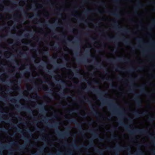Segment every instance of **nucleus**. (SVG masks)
Segmentation results:
<instances>
[{"label":"nucleus","mask_w":155,"mask_h":155,"mask_svg":"<svg viewBox=\"0 0 155 155\" xmlns=\"http://www.w3.org/2000/svg\"><path fill=\"white\" fill-rule=\"evenodd\" d=\"M135 39L138 41L141 42H143V40L141 38H135Z\"/></svg>","instance_id":"nucleus-32"},{"label":"nucleus","mask_w":155,"mask_h":155,"mask_svg":"<svg viewBox=\"0 0 155 155\" xmlns=\"http://www.w3.org/2000/svg\"><path fill=\"white\" fill-rule=\"evenodd\" d=\"M89 131L90 133L92 134V135L94 136V138H97L98 137V140L99 141L103 142L104 140L105 139L104 138H102L100 137H98V134L96 132L95 130L90 129L89 130Z\"/></svg>","instance_id":"nucleus-6"},{"label":"nucleus","mask_w":155,"mask_h":155,"mask_svg":"<svg viewBox=\"0 0 155 155\" xmlns=\"http://www.w3.org/2000/svg\"><path fill=\"white\" fill-rule=\"evenodd\" d=\"M148 35H151V34H148Z\"/></svg>","instance_id":"nucleus-63"},{"label":"nucleus","mask_w":155,"mask_h":155,"mask_svg":"<svg viewBox=\"0 0 155 155\" xmlns=\"http://www.w3.org/2000/svg\"><path fill=\"white\" fill-rule=\"evenodd\" d=\"M132 86L133 87H134V85H132Z\"/></svg>","instance_id":"nucleus-64"},{"label":"nucleus","mask_w":155,"mask_h":155,"mask_svg":"<svg viewBox=\"0 0 155 155\" xmlns=\"http://www.w3.org/2000/svg\"><path fill=\"white\" fill-rule=\"evenodd\" d=\"M91 108L92 110L93 111L91 113V114H93L96 117L100 116V117H101V116H99V113L97 112V110L95 109L93 105H91Z\"/></svg>","instance_id":"nucleus-12"},{"label":"nucleus","mask_w":155,"mask_h":155,"mask_svg":"<svg viewBox=\"0 0 155 155\" xmlns=\"http://www.w3.org/2000/svg\"><path fill=\"white\" fill-rule=\"evenodd\" d=\"M140 95L139 94H136L135 96L136 97L134 98V101L136 103L138 107H140L141 106L142 101L141 100L138 98L137 97Z\"/></svg>","instance_id":"nucleus-8"},{"label":"nucleus","mask_w":155,"mask_h":155,"mask_svg":"<svg viewBox=\"0 0 155 155\" xmlns=\"http://www.w3.org/2000/svg\"><path fill=\"white\" fill-rule=\"evenodd\" d=\"M129 91L130 92H132V91H132V90H131V89H130V90H129Z\"/></svg>","instance_id":"nucleus-55"},{"label":"nucleus","mask_w":155,"mask_h":155,"mask_svg":"<svg viewBox=\"0 0 155 155\" xmlns=\"http://www.w3.org/2000/svg\"><path fill=\"white\" fill-rule=\"evenodd\" d=\"M113 25L114 26V28H116V29L118 30H120L121 31L124 33H128L130 32V31L128 28H127L124 29L123 30H121L120 29L122 28L119 27L118 22L117 21H114Z\"/></svg>","instance_id":"nucleus-4"},{"label":"nucleus","mask_w":155,"mask_h":155,"mask_svg":"<svg viewBox=\"0 0 155 155\" xmlns=\"http://www.w3.org/2000/svg\"><path fill=\"white\" fill-rule=\"evenodd\" d=\"M77 61L78 63H81V61L80 60H78Z\"/></svg>","instance_id":"nucleus-50"},{"label":"nucleus","mask_w":155,"mask_h":155,"mask_svg":"<svg viewBox=\"0 0 155 155\" xmlns=\"http://www.w3.org/2000/svg\"><path fill=\"white\" fill-rule=\"evenodd\" d=\"M94 84H99L98 82L96 81H94Z\"/></svg>","instance_id":"nucleus-44"},{"label":"nucleus","mask_w":155,"mask_h":155,"mask_svg":"<svg viewBox=\"0 0 155 155\" xmlns=\"http://www.w3.org/2000/svg\"><path fill=\"white\" fill-rule=\"evenodd\" d=\"M152 21V23L149 26L148 28V29L150 31L151 30L152 28L155 26V20L153 19Z\"/></svg>","instance_id":"nucleus-19"},{"label":"nucleus","mask_w":155,"mask_h":155,"mask_svg":"<svg viewBox=\"0 0 155 155\" xmlns=\"http://www.w3.org/2000/svg\"><path fill=\"white\" fill-rule=\"evenodd\" d=\"M93 140L92 139H91L90 140V143L88 146H85L84 145H83L81 146V147L84 148L86 149H88L90 148L91 147H95L94 145V144Z\"/></svg>","instance_id":"nucleus-11"},{"label":"nucleus","mask_w":155,"mask_h":155,"mask_svg":"<svg viewBox=\"0 0 155 155\" xmlns=\"http://www.w3.org/2000/svg\"><path fill=\"white\" fill-rule=\"evenodd\" d=\"M130 21L131 22H133L134 21L132 19H130Z\"/></svg>","instance_id":"nucleus-52"},{"label":"nucleus","mask_w":155,"mask_h":155,"mask_svg":"<svg viewBox=\"0 0 155 155\" xmlns=\"http://www.w3.org/2000/svg\"><path fill=\"white\" fill-rule=\"evenodd\" d=\"M106 149L108 151L113 150L115 151V155H119L118 153L121 151H123L125 150L127 151H130L131 150V148L130 147H124L121 146H119L118 147H115V148H111L110 147H107Z\"/></svg>","instance_id":"nucleus-1"},{"label":"nucleus","mask_w":155,"mask_h":155,"mask_svg":"<svg viewBox=\"0 0 155 155\" xmlns=\"http://www.w3.org/2000/svg\"><path fill=\"white\" fill-rule=\"evenodd\" d=\"M72 111L74 113H76V112H78V109H73L72 110Z\"/></svg>","instance_id":"nucleus-39"},{"label":"nucleus","mask_w":155,"mask_h":155,"mask_svg":"<svg viewBox=\"0 0 155 155\" xmlns=\"http://www.w3.org/2000/svg\"><path fill=\"white\" fill-rule=\"evenodd\" d=\"M122 41L124 42L126 45H130V42L129 41H127L125 39H122Z\"/></svg>","instance_id":"nucleus-27"},{"label":"nucleus","mask_w":155,"mask_h":155,"mask_svg":"<svg viewBox=\"0 0 155 155\" xmlns=\"http://www.w3.org/2000/svg\"><path fill=\"white\" fill-rule=\"evenodd\" d=\"M146 86V84H144L140 86H136V87L140 89L141 93L144 94L146 95L150 96L149 93L146 91L145 88Z\"/></svg>","instance_id":"nucleus-5"},{"label":"nucleus","mask_w":155,"mask_h":155,"mask_svg":"<svg viewBox=\"0 0 155 155\" xmlns=\"http://www.w3.org/2000/svg\"><path fill=\"white\" fill-rule=\"evenodd\" d=\"M78 8V6H77L75 7L73 10V12L75 13H78V10L77 8Z\"/></svg>","instance_id":"nucleus-29"},{"label":"nucleus","mask_w":155,"mask_h":155,"mask_svg":"<svg viewBox=\"0 0 155 155\" xmlns=\"http://www.w3.org/2000/svg\"><path fill=\"white\" fill-rule=\"evenodd\" d=\"M75 54L76 55H77V52H75Z\"/></svg>","instance_id":"nucleus-60"},{"label":"nucleus","mask_w":155,"mask_h":155,"mask_svg":"<svg viewBox=\"0 0 155 155\" xmlns=\"http://www.w3.org/2000/svg\"><path fill=\"white\" fill-rule=\"evenodd\" d=\"M120 69H121L123 70H126L125 72H130L135 71L136 70V69L133 68L128 70H126L125 69H122L120 67L118 66H117L115 68V70L117 71H118Z\"/></svg>","instance_id":"nucleus-13"},{"label":"nucleus","mask_w":155,"mask_h":155,"mask_svg":"<svg viewBox=\"0 0 155 155\" xmlns=\"http://www.w3.org/2000/svg\"><path fill=\"white\" fill-rule=\"evenodd\" d=\"M119 123L120 125H122L124 126L125 128L127 130L128 129V128H130V126L129 125L127 126L124 123H122L121 121H120L119 122Z\"/></svg>","instance_id":"nucleus-21"},{"label":"nucleus","mask_w":155,"mask_h":155,"mask_svg":"<svg viewBox=\"0 0 155 155\" xmlns=\"http://www.w3.org/2000/svg\"><path fill=\"white\" fill-rule=\"evenodd\" d=\"M114 39H115L114 37H109L108 38H106V39H107L110 41H114L115 40Z\"/></svg>","instance_id":"nucleus-28"},{"label":"nucleus","mask_w":155,"mask_h":155,"mask_svg":"<svg viewBox=\"0 0 155 155\" xmlns=\"http://www.w3.org/2000/svg\"><path fill=\"white\" fill-rule=\"evenodd\" d=\"M136 47L138 49H140L141 48V47L140 46H138Z\"/></svg>","instance_id":"nucleus-46"},{"label":"nucleus","mask_w":155,"mask_h":155,"mask_svg":"<svg viewBox=\"0 0 155 155\" xmlns=\"http://www.w3.org/2000/svg\"><path fill=\"white\" fill-rule=\"evenodd\" d=\"M111 87L113 89H118V90H120V89L119 87H118L117 86H115L114 85L112 84L110 85Z\"/></svg>","instance_id":"nucleus-26"},{"label":"nucleus","mask_w":155,"mask_h":155,"mask_svg":"<svg viewBox=\"0 0 155 155\" xmlns=\"http://www.w3.org/2000/svg\"><path fill=\"white\" fill-rule=\"evenodd\" d=\"M151 44L154 45H155V41H153L151 43Z\"/></svg>","instance_id":"nucleus-42"},{"label":"nucleus","mask_w":155,"mask_h":155,"mask_svg":"<svg viewBox=\"0 0 155 155\" xmlns=\"http://www.w3.org/2000/svg\"><path fill=\"white\" fill-rule=\"evenodd\" d=\"M136 48V47L135 46H134L132 48V49H134Z\"/></svg>","instance_id":"nucleus-53"},{"label":"nucleus","mask_w":155,"mask_h":155,"mask_svg":"<svg viewBox=\"0 0 155 155\" xmlns=\"http://www.w3.org/2000/svg\"><path fill=\"white\" fill-rule=\"evenodd\" d=\"M69 89L68 88V94L69 93ZM70 98V97L69 96V94H68V99ZM70 101H69V100H68V107H69V104H70ZM70 113V110L69 109V108H68V114H69V113ZM68 117H69V116L68 115ZM70 122V119H69V118H68V123H69V122Z\"/></svg>","instance_id":"nucleus-31"},{"label":"nucleus","mask_w":155,"mask_h":155,"mask_svg":"<svg viewBox=\"0 0 155 155\" xmlns=\"http://www.w3.org/2000/svg\"><path fill=\"white\" fill-rule=\"evenodd\" d=\"M109 101L111 103H112V105L115 106H116V104H113V100H109Z\"/></svg>","instance_id":"nucleus-36"},{"label":"nucleus","mask_w":155,"mask_h":155,"mask_svg":"<svg viewBox=\"0 0 155 155\" xmlns=\"http://www.w3.org/2000/svg\"><path fill=\"white\" fill-rule=\"evenodd\" d=\"M81 98L82 99H84V100L87 102L91 103V101L89 100L88 98H86L84 96H81Z\"/></svg>","instance_id":"nucleus-25"},{"label":"nucleus","mask_w":155,"mask_h":155,"mask_svg":"<svg viewBox=\"0 0 155 155\" xmlns=\"http://www.w3.org/2000/svg\"><path fill=\"white\" fill-rule=\"evenodd\" d=\"M151 4H152L153 5H155V2H152V3L151 2H149L148 3V4H149V5H150Z\"/></svg>","instance_id":"nucleus-40"},{"label":"nucleus","mask_w":155,"mask_h":155,"mask_svg":"<svg viewBox=\"0 0 155 155\" xmlns=\"http://www.w3.org/2000/svg\"><path fill=\"white\" fill-rule=\"evenodd\" d=\"M93 91L95 92L98 93V94H100L102 95L106 94H107L106 92L104 91H98L97 90H92Z\"/></svg>","instance_id":"nucleus-15"},{"label":"nucleus","mask_w":155,"mask_h":155,"mask_svg":"<svg viewBox=\"0 0 155 155\" xmlns=\"http://www.w3.org/2000/svg\"><path fill=\"white\" fill-rule=\"evenodd\" d=\"M93 11L95 12L100 14H101L102 13L101 12L99 9H97L95 10L94 11H92L90 9H87L85 11V12H84V13L85 15H87L88 13H91Z\"/></svg>","instance_id":"nucleus-10"},{"label":"nucleus","mask_w":155,"mask_h":155,"mask_svg":"<svg viewBox=\"0 0 155 155\" xmlns=\"http://www.w3.org/2000/svg\"><path fill=\"white\" fill-rule=\"evenodd\" d=\"M94 150L95 152L99 154L100 155H104V151L103 150H99L98 148H96Z\"/></svg>","instance_id":"nucleus-16"},{"label":"nucleus","mask_w":155,"mask_h":155,"mask_svg":"<svg viewBox=\"0 0 155 155\" xmlns=\"http://www.w3.org/2000/svg\"><path fill=\"white\" fill-rule=\"evenodd\" d=\"M145 5L142 4L140 1H138L137 2V5L135 7V11L134 12V14L136 15H139V14L136 10L142 8L144 7Z\"/></svg>","instance_id":"nucleus-7"},{"label":"nucleus","mask_w":155,"mask_h":155,"mask_svg":"<svg viewBox=\"0 0 155 155\" xmlns=\"http://www.w3.org/2000/svg\"><path fill=\"white\" fill-rule=\"evenodd\" d=\"M68 136L70 134V131L69 130L70 129V125L68 124ZM69 138V137H68V138ZM69 143V139L68 138V143ZM69 147V144H68V147Z\"/></svg>","instance_id":"nucleus-35"},{"label":"nucleus","mask_w":155,"mask_h":155,"mask_svg":"<svg viewBox=\"0 0 155 155\" xmlns=\"http://www.w3.org/2000/svg\"><path fill=\"white\" fill-rule=\"evenodd\" d=\"M69 54V51H68V55ZM68 71H69V70H70V69H69V68H70V67L69 65V62H70V58H69V55H68ZM69 74H68V79H69ZM69 81L68 80V84H69ZM69 87V84H68V87Z\"/></svg>","instance_id":"nucleus-30"},{"label":"nucleus","mask_w":155,"mask_h":155,"mask_svg":"<svg viewBox=\"0 0 155 155\" xmlns=\"http://www.w3.org/2000/svg\"><path fill=\"white\" fill-rule=\"evenodd\" d=\"M133 114L137 117H139L140 116H144L148 114L147 111H146L144 112H142L140 113L137 110L133 111Z\"/></svg>","instance_id":"nucleus-9"},{"label":"nucleus","mask_w":155,"mask_h":155,"mask_svg":"<svg viewBox=\"0 0 155 155\" xmlns=\"http://www.w3.org/2000/svg\"><path fill=\"white\" fill-rule=\"evenodd\" d=\"M134 78H130V81L131 82H132V81H134Z\"/></svg>","instance_id":"nucleus-43"},{"label":"nucleus","mask_w":155,"mask_h":155,"mask_svg":"<svg viewBox=\"0 0 155 155\" xmlns=\"http://www.w3.org/2000/svg\"><path fill=\"white\" fill-rule=\"evenodd\" d=\"M106 79L107 80V81H110L111 82H112L113 81V80H112V79H109L108 78H106Z\"/></svg>","instance_id":"nucleus-38"},{"label":"nucleus","mask_w":155,"mask_h":155,"mask_svg":"<svg viewBox=\"0 0 155 155\" xmlns=\"http://www.w3.org/2000/svg\"><path fill=\"white\" fill-rule=\"evenodd\" d=\"M75 71L76 73H78V70H76Z\"/></svg>","instance_id":"nucleus-57"},{"label":"nucleus","mask_w":155,"mask_h":155,"mask_svg":"<svg viewBox=\"0 0 155 155\" xmlns=\"http://www.w3.org/2000/svg\"><path fill=\"white\" fill-rule=\"evenodd\" d=\"M96 4L97 5L103 6H105V2L104 1H102L100 2H98L96 3Z\"/></svg>","instance_id":"nucleus-22"},{"label":"nucleus","mask_w":155,"mask_h":155,"mask_svg":"<svg viewBox=\"0 0 155 155\" xmlns=\"http://www.w3.org/2000/svg\"><path fill=\"white\" fill-rule=\"evenodd\" d=\"M71 121L73 123L75 124L76 125L77 127L79 130H81V131H79V133L80 134H83L84 133V130L83 129L82 125L81 124L78 123V121L77 119H73L71 120Z\"/></svg>","instance_id":"nucleus-3"},{"label":"nucleus","mask_w":155,"mask_h":155,"mask_svg":"<svg viewBox=\"0 0 155 155\" xmlns=\"http://www.w3.org/2000/svg\"><path fill=\"white\" fill-rule=\"evenodd\" d=\"M90 57L92 59L95 58V57L91 54H90Z\"/></svg>","instance_id":"nucleus-41"},{"label":"nucleus","mask_w":155,"mask_h":155,"mask_svg":"<svg viewBox=\"0 0 155 155\" xmlns=\"http://www.w3.org/2000/svg\"><path fill=\"white\" fill-rule=\"evenodd\" d=\"M153 117L152 116H150V117L149 118V120L150 122H152L153 120H155V117L154 118V119H153Z\"/></svg>","instance_id":"nucleus-33"},{"label":"nucleus","mask_w":155,"mask_h":155,"mask_svg":"<svg viewBox=\"0 0 155 155\" xmlns=\"http://www.w3.org/2000/svg\"><path fill=\"white\" fill-rule=\"evenodd\" d=\"M115 130L116 128L115 127H114L112 129L110 130V132L111 133H113Z\"/></svg>","instance_id":"nucleus-37"},{"label":"nucleus","mask_w":155,"mask_h":155,"mask_svg":"<svg viewBox=\"0 0 155 155\" xmlns=\"http://www.w3.org/2000/svg\"><path fill=\"white\" fill-rule=\"evenodd\" d=\"M73 147L74 150H79L81 148V147L78 146L76 144L73 145Z\"/></svg>","instance_id":"nucleus-23"},{"label":"nucleus","mask_w":155,"mask_h":155,"mask_svg":"<svg viewBox=\"0 0 155 155\" xmlns=\"http://www.w3.org/2000/svg\"><path fill=\"white\" fill-rule=\"evenodd\" d=\"M117 138V136L116 135H114L112 136V137L110 138V139H109L108 137H107L105 139V140L107 141L110 142V139L115 140Z\"/></svg>","instance_id":"nucleus-20"},{"label":"nucleus","mask_w":155,"mask_h":155,"mask_svg":"<svg viewBox=\"0 0 155 155\" xmlns=\"http://www.w3.org/2000/svg\"><path fill=\"white\" fill-rule=\"evenodd\" d=\"M106 13L110 15L114 16L117 18H119L120 17V15L117 13H116V12L110 11H107L106 12Z\"/></svg>","instance_id":"nucleus-14"},{"label":"nucleus","mask_w":155,"mask_h":155,"mask_svg":"<svg viewBox=\"0 0 155 155\" xmlns=\"http://www.w3.org/2000/svg\"><path fill=\"white\" fill-rule=\"evenodd\" d=\"M106 61L107 62L115 64L116 62L114 60L111 59L109 58L106 59Z\"/></svg>","instance_id":"nucleus-24"},{"label":"nucleus","mask_w":155,"mask_h":155,"mask_svg":"<svg viewBox=\"0 0 155 155\" xmlns=\"http://www.w3.org/2000/svg\"><path fill=\"white\" fill-rule=\"evenodd\" d=\"M73 16L77 18H78V16L77 15H73Z\"/></svg>","instance_id":"nucleus-47"},{"label":"nucleus","mask_w":155,"mask_h":155,"mask_svg":"<svg viewBox=\"0 0 155 155\" xmlns=\"http://www.w3.org/2000/svg\"><path fill=\"white\" fill-rule=\"evenodd\" d=\"M115 12H117L118 11V10L117 9H116L115 10Z\"/></svg>","instance_id":"nucleus-61"},{"label":"nucleus","mask_w":155,"mask_h":155,"mask_svg":"<svg viewBox=\"0 0 155 155\" xmlns=\"http://www.w3.org/2000/svg\"><path fill=\"white\" fill-rule=\"evenodd\" d=\"M118 79L120 80L121 79V78L120 77H118Z\"/></svg>","instance_id":"nucleus-56"},{"label":"nucleus","mask_w":155,"mask_h":155,"mask_svg":"<svg viewBox=\"0 0 155 155\" xmlns=\"http://www.w3.org/2000/svg\"><path fill=\"white\" fill-rule=\"evenodd\" d=\"M129 133L131 135H134L136 134H147L149 133L147 130L144 129H137L136 128L135 130H128Z\"/></svg>","instance_id":"nucleus-2"},{"label":"nucleus","mask_w":155,"mask_h":155,"mask_svg":"<svg viewBox=\"0 0 155 155\" xmlns=\"http://www.w3.org/2000/svg\"><path fill=\"white\" fill-rule=\"evenodd\" d=\"M152 152L153 153H155V150H152Z\"/></svg>","instance_id":"nucleus-51"},{"label":"nucleus","mask_w":155,"mask_h":155,"mask_svg":"<svg viewBox=\"0 0 155 155\" xmlns=\"http://www.w3.org/2000/svg\"><path fill=\"white\" fill-rule=\"evenodd\" d=\"M73 43L76 44L77 43V42L76 41H75L73 42Z\"/></svg>","instance_id":"nucleus-49"},{"label":"nucleus","mask_w":155,"mask_h":155,"mask_svg":"<svg viewBox=\"0 0 155 155\" xmlns=\"http://www.w3.org/2000/svg\"><path fill=\"white\" fill-rule=\"evenodd\" d=\"M80 21H84V22L87 23V22L86 21H84L83 19H81L80 20Z\"/></svg>","instance_id":"nucleus-45"},{"label":"nucleus","mask_w":155,"mask_h":155,"mask_svg":"<svg viewBox=\"0 0 155 155\" xmlns=\"http://www.w3.org/2000/svg\"><path fill=\"white\" fill-rule=\"evenodd\" d=\"M91 39L92 41H95L96 40V38H92Z\"/></svg>","instance_id":"nucleus-48"},{"label":"nucleus","mask_w":155,"mask_h":155,"mask_svg":"<svg viewBox=\"0 0 155 155\" xmlns=\"http://www.w3.org/2000/svg\"><path fill=\"white\" fill-rule=\"evenodd\" d=\"M118 61H122L125 63H129L130 61L129 58L127 59H122L121 58H119L118 59Z\"/></svg>","instance_id":"nucleus-17"},{"label":"nucleus","mask_w":155,"mask_h":155,"mask_svg":"<svg viewBox=\"0 0 155 155\" xmlns=\"http://www.w3.org/2000/svg\"><path fill=\"white\" fill-rule=\"evenodd\" d=\"M68 155H69L70 154V151L68 149Z\"/></svg>","instance_id":"nucleus-59"},{"label":"nucleus","mask_w":155,"mask_h":155,"mask_svg":"<svg viewBox=\"0 0 155 155\" xmlns=\"http://www.w3.org/2000/svg\"><path fill=\"white\" fill-rule=\"evenodd\" d=\"M146 51H143V52L144 54L146 53Z\"/></svg>","instance_id":"nucleus-58"},{"label":"nucleus","mask_w":155,"mask_h":155,"mask_svg":"<svg viewBox=\"0 0 155 155\" xmlns=\"http://www.w3.org/2000/svg\"><path fill=\"white\" fill-rule=\"evenodd\" d=\"M148 136L152 140L153 142V143L155 146V137L154 136V134H152L149 133Z\"/></svg>","instance_id":"nucleus-18"},{"label":"nucleus","mask_w":155,"mask_h":155,"mask_svg":"<svg viewBox=\"0 0 155 155\" xmlns=\"http://www.w3.org/2000/svg\"><path fill=\"white\" fill-rule=\"evenodd\" d=\"M84 80H85V81H87V79H84Z\"/></svg>","instance_id":"nucleus-62"},{"label":"nucleus","mask_w":155,"mask_h":155,"mask_svg":"<svg viewBox=\"0 0 155 155\" xmlns=\"http://www.w3.org/2000/svg\"><path fill=\"white\" fill-rule=\"evenodd\" d=\"M144 69V68L143 67H139L138 69H137V71H142Z\"/></svg>","instance_id":"nucleus-34"},{"label":"nucleus","mask_w":155,"mask_h":155,"mask_svg":"<svg viewBox=\"0 0 155 155\" xmlns=\"http://www.w3.org/2000/svg\"><path fill=\"white\" fill-rule=\"evenodd\" d=\"M151 76L152 77V78H154V76H155V75H153V74H151Z\"/></svg>","instance_id":"nucleus-54"}]
</instances>
